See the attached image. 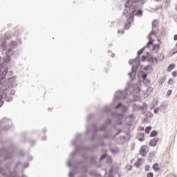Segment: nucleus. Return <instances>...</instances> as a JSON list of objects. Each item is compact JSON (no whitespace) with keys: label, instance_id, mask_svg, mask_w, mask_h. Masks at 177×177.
<instances>
[{"label":"nucleus","instance_id":"nucleus-1","mask_svg":"<svg viewBox=\"0 0 177 177\" xmlns=\"http://www.w3.org/2000/svg\"><path fill=\"white\" fill-rule=\"evenodd\" d=\"M133 3V1H132V0H129L124 5L125 8H129V10L131 13H134L135 10L136 9V6L132 5Z\"/></svg>","mask_w":177,"mask_h":177},{"label":"nucleus","instance_id":"nucleus-2","mask_svg":"<svg viewBox=\"0 0 177 177\" xmlns=\"http://www.w3.org/2000/svg\"><path fill=\"white\" fill-rule=\"evenodd\" d=\"M6 84L8 88H13V86H15V84H16V77H12L11 78H9L6 81Z\"/></svg>","mask_w":177,"mask_h":177},{"label":"nucleus","instance_id":"nucleus-3","mask_svg":"<svg viewBox=\"0 0 177 177\" xmlns=\"http://www.w3.org/2000/svg\"><path fill=\"white\" fill-rule=\"evenodd\" d=\"M148 151H149V149L147 148V146L143 145L141 147V149L140 151L141 156L145 157V156H146V154H147Z\"/></svg>","mask_w":177,"mask_h":177},{"label":"nucleus","instance_id":"nucleus-4","mask_svg":"<svg viewBox=\"0 0 177 177\" xmlns=\"http://www.w3.org/2000/svg\"><path fill=\"white\" fill-rule=\"evenodd\" d=\"M142 14H143V12H142V10H136V8L135 9L134 12H130L129 13L130 17H133V15H135V16H142Z\"/></svg>","mask_w":177,"mask_h":177},{"label":"nucleus","instance_id":"nucleus-5","mask_svg":"<svg viewBox=\"0 0 177 177\" xmlns=\"http://www.w3.org/2000/svg\"><path fill=\"white\" fill-rule=\"evenodd\" d=\"M9 48L10 49L8 50L7 53H10L12 49H16V48H17V42L16 41L11 42L9 45Z\"/></svg>","mask_w":177,"mask_h":177},{"label":"nucleus","instance_id":"nucleus-6","mask_svg":"<svg viewBox=\"0 0 177 177\" xmlns=\"http://www.w3.org/2000/svg\"><path fill=\"white\" fill-rule=\"evenodd\" d=\"M158 142V138H153L150 140L149 146H152V147L157 146Z\"/></svg>","mask_w":177,"mask_h":177},{"label":"nucleus","instance_id":"nucleus-7","mask_svg":"<svg viewBox=\"0 0 177 177\" xmlns=\"http://www.w3.org/2000/svg\"><path fill=\"white\" fill-rule=\"evenodd\" d=\"M151 35H153L152 34H149V36H148L149 41L147 43V48H150V45H153V43L154 42V40L151 39Z\"/></svg>","mask_w":177,"mask_h":177},{"label":"nucleus","instance_id":"nucleus-8","mask_svg":"<svg viewBox=\"0 0 177 177\" xmlns=\"http://www.w3.org/2000/svg\"><path fill=\"white\" fill-rule=\"evenodd\" d=\"M8 92H9V90L8 88L3 89L1 93V97L3 98L6 97L8 96Z\"/></svg>","mask_w":177,"mask_h":177},{"label":"nucleus","instance_id":"nucleus-9","mask_svg":"<svg viewBox=\"0 0 177 177\" xmlns=\"http://www.w3.org/2000/svg\"><path fill=\"white\" fill-rule=\"evenodd\" d=\"M152 168L153 171H160V169H161V167H160V165L158 163L153 164Z\"/></svg>","mask_w":177,"mask_h":177},{"label":"nucleus","instance_id":"nucleus-10","mask_svg":"<svg viewBox=\"0 0 177 177\" xmlns=\"http://www.w3.org/2000/svg\"><path fill=\"white\" fill-rule=\"evenodd\" d=\"M175 68V64H171L167 67V71L170 72L172 71Z\"/></svg>","mask_w":177,"mask_h":177},{"label":"nucleus","instance_id":"nucleus-11","mask_svg":"<svg viewBox=\"0 0 177 177\" xmlns=\"http://www.w3.org/2000/svg\"><path fill=\"white\" fill-rule=\"evenodd\" d=\"M160 49V44H155L153 46L151 50H158Z\"/></svg>","mask_w":177,"mask_h":177},{"label":"nucleus","instance_id":"nucleus-12","mask_svg":"<svg viewBox=\"0 0 177 177\" xmlns=\"http://www.w3.org/2000/svg\"><path fill=\"white\" fill-rule=\"evenodd\" d=\"M176 53H177V47L175 45V48H174L171 50V55H175Z\"/></svg>","mask_w":177,"mask_h":177},{"label":"nucleus","instance_id":"nucleus-13","mask_svg":"<svg viewBox=\"0 0 177 177\" xmlns=\"http://www.w3.org/2000/svg\"><path fill=\"white\" fill-rule=\"evenodd\" d=\"M135 167H136V168H140V167H142V163H140L139 161H137L135 164H134Z\"/></svg>","mask_w":177,"mask_h":177},{"label":"nucleus","instance_id":"nucleus-14","mask_svg":"<svg viewBox=\"0 0 177 177\" xmlns=\"http://www.w3.org/2000/svg\"><path fill=\"white\" fill-rule=\"evenodd\" d=\"M151 131V127H147L145 129V133H150V131Z\"/></svg>","mask_w":177,"mask_h":177},{"label":"nucleus","instance_id":"nucleus-15","mask_svg":"<svg viewBox=\"0 0 177 177\" xmlns=\"http://www.w3.org/2000/svg\"><path fill=\"white\" fill-rule=\"evenodd\" d=\"M154 136H157V131H153L150 134L151 138H154Z\"/></svg>","mask_w":177,"mask_h":177},{"label":"nucleus","instance_id":"nucleus-16","mask_svg":"<svg viewBox=\"0 0 177 177\" xmlns=\"http://www.w3.org/2000/svg\"><path fill=\"white\" fill-rule=\"evenodd\" d=\"M143 50H145L144 48H141L140 50L138 51V56H140L143 53Z\"/></svg>","mask_w":177,"mask_h":177},{"label":"nucleus","instance_id":"nucleus-17","mask_svg":"<svg viewBox=\"0 0 177 177\" xmlns=\"http://www.w3.org/2000/svg\"><path fill=\"white\" fill-rule=\"evenodd\" d=\"M145 172H148V171H150V165H146L145 168Z\"/></svg>","mask_w":177,"mask_h":177},{"label":"nucleus","instance_id":"nucleus-18","mask_svg":"<svg viewBox=\"0 0 177 177\" xmlns=\"http://www.w3.org/2000/svg\"><path fill=\"white\" fill-rule=\"evenodd\" d=\"M166 95L167 96H171V95H172V90L167 91Z\"/></svg>","mask_w":177,"mask_h":177},{"label":"nucleus","instance_id":"nucleus-19","mask_svg":"<svg viewBox=\"0 0 177 177\" xmlns=\"http://www.w3.org/2000/svg\"><path fill=\"white\" fill-rule=\"evenodd\" d=\"M130 24H126L124 25V30H129Z\"/></svg>","mask_w":177,"mask_h":177},{"label":"nucleus","instance_id":"nucleus-20","mask_svg":"<svg viewBox=\"0 0 177 177\" xmlns=\"http://www.w3.org/2000/svg\"><path fill=\"white\" fill-rule=\"evenodd\" d=\"M154 174L152 172H149L147 174V177H153Z\"/></svg>","mask_w":177,"mask_h":177},{"label":"nucleus","instance_id":"nucleus-21","mask_svg":"<svg viewBox=\"0 0 177 177\" xmlns=\"http://www.w3.org/2000/svg\"><path fill=\"white\" fill-rule=\"evenodd\" d=\"M10 62V56H8L7 58L5 59L6 63H9Z\"/></svg>","mask_w":177,"mask_h":177},{"label":"nucleus","instance_id":"nucleus-22","mask_svg":"<svg viewBox=\"0 0 177 177\" xmlns=\"http://www.w3.org/2000/svg\"><path fill=\"white\" fill-rule=\"evenodd\" d=\"M169 85H172L174 84V79H169L168 81Z\"/></svg>","mask_w":177,"mask_h":177},{"label":"nucleus","instance_id":"nucleus-23","mask_svg":"<svg viewBox=\"0 0 177 177\" xmlns=\"http://www.w3.org/2000/svg\"><path fill=\"white\" fill-rule=\"evenodd\" d=\"M171 74L173 77H177V71H174V72H172Z\"/></svg>","mask_w":177,"mask_h":177},{"label":"nucleus","instance_id":"nucleus-24","mask_svg":"<svg viewBox=\"0 0 177 177\" xmlns=\"http://www.w3.org/2000/svg\"><path fill=\"white\" fill-rule=\"evenodd\" d=\"M152 60L154 63H158V59H157V57L152 58Z\"/></svg>","mask_w":177,"mask_h":177},{"label":"nucleus","instance_id":"nucleus-25","mask_svg":"<svg viewBox=\"0 0 177 177\" xmlns=\"http://www.w3.org/2000/svg\"><path fill=\"white\" fill-rule=\"evenodd\" d=\"M141 60H142V62H145V60H146V56L142 55V56L141 57Z\"/></svg>","mask_w":177,"mask_h":177},{"label":"nucleus","instance_id":"nucleus-26","mask_svg":"<svg viewBox=\"0 0 177 177\" xmlns=\"http://www.w3.org/2000/svg\"><path fill=\"white\" fill-rule=\"evenodd\" d=\"M121 106H122V103H119V104H118V106H115V109H120V108L121 107Z\"/></svg>","mask_w":177,"mask_h":177},{"label":"nucleus","instance_id":"nucleus-27","mask_svg":"<svg viewBox=\"0 0 177 177\" xmlns=\"http://www.w3.org/2000/svg\"><path fill=\"white\" fill-rule=\"evenodd\" d=\"M167 177H176V176L175 175V174H169L168 176H167Z\"/></svg>","mask_w":177,"mask_h":177},{"label":"nucleus","instance_id":"nucleus-28","mask_svg":"<svg viewBox=\"0 0 177 177\" xmlns=\"http://www.w3.org/2000/svg\"><path fill=\"white\" fill-rule=\"evenodd\" d=\"M2 45L4 46V48H6V46H7L6 41H3Z\"/></svg>","mask_w":177,"mask_h":177},{"label":"nucleus","instance_id":"nucleus-29","mask_svg":"<svg viewBox=\"0 0 177 177\" xmlns=\"http://www.w3.org/2000/svg\"><path fill=\"white\" fill-rule=\"evenodd\" d=\"M149 92H153V88L149 87V88L147 90V92H149Z\"/></svg>","mask_w":177,"mask_h":177},{"label":"nucleus","instance_id":"nucleus-30","mask_svg":"<svg viewBox=\"0 0 177 177\" xmlns=\"http://www.w3.org/2000/svg\"><path fill=\"white\" fill-rule=\"evenodd\" d=\"M147 75L145 74L142 76V80H146Z\"/></svg>","mask_w":177,"mask_h":177},{"label":"nucleus","instance_id":"nucleus-31","mask_svg":"<svg viewBox=\"0 0 177 177\" xmlns=\"http://www.w3.org/2000/svg\"><path fill=\"white\" fill-rule=\"evenodd\" d=\"M104 158H106V155H102V156H101L100 160H104Z\"/></svg>","mask_w":177,"mask_h":177},{"label":"nucleus","instance_id":"nucleus-32","mask_svg":"<svg viewBox=\"0 0 177 177\" xmlns=\"http://www.w3.org/2000/svg\"><path fill=\"white\" fill-rule=\"evenodd\" d=\"M3 104V102L0 101V107H2V105Z\"/></svg>","mask_w":177,"mask_h":177},{"label":"nucleus","instance_id":"nucleus-33","mask_svg":"<svg viewBox=\"0 0 177 177\" xmlns=\"http://www.w3.org/2000/svg\"><path fill=\"white\" fill-rule=\"evenodd\" d=\"M155 1H156V2H159L160 0H155Z\"/></svg>","mask_w":177,"mask_h":177},{"label":"nucleus","instance_id":"nucleus-34","mask_svg":"<svg viewBox=\"0 0 177 177\" xmlns=\"http://www.w3.org/2000/svg\"><path fill=\"white\" fill-rule=\"evenodd\" d=\"M140 142H143V140H142V139H140Z\"/></svg>","mask_w":177,"mask_h":177},{"label":"nucleus","instance_id":"nucleus-35","mask_svg":"<svg viewBox=\"0 0 177 177\" xmlns=\"http://www.w3.org/2000/svg\"><path fill=\"white\" fill-rule=\"evenodd\" d=\"M124 16H127L126 13L124 12Z\"/></svg>","mask_w":177,"mask_h":177}]
</instances>
